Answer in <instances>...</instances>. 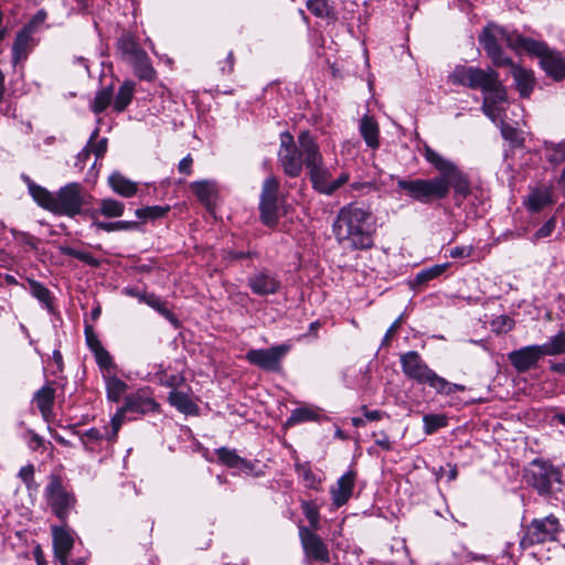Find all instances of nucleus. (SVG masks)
<instances>
[{
    "label": "nucleus",
    "instance_id": "864d4df0",
    "mask_svg": "<svg viewBox=\"0 0 565 565\" xmlns=\"http://www.w3.org/2000/svg\"><path fill=\"white\" fill-rule=\"evenodd\" d=\"M316 418L317 414L312 409L308 407H299L291 412L286 424L288 426H295L299 423L315 420Z\"/></svg>",
    "mask_w": 565,
    "mask_h": 565
},
{
    "label": "nucleus",
    "instance_id": "39448f33",
    "mask_svg": "<svg viewBox=\"0 0 565 565\" xmlns=\"http://www.w3.org/2000/svg\"><path fill=\"white\" fill-rule=\"evenodd\" d=\"M513 31H509L502 25L489 22L480 32L478 40L487 56L494 66H504L512 64V58L504 54L501 44L505 43L509 47V39Z\"/></svg>",
    "mask_w": 565,
    "mask_h": 565
},
{
    "label": "nucleus",
    "instance_id": "e2e57ef3",
    "mask_svg": "<svg viewBox=\"0 0 565 565\" xmlns=\"http://www.w3.org/2000/svg\"><path fill=\"white\" fill-rule=\"evenodd\" d=\"M258 253L255 250H236V249H226L225 250V258L231 260H239L245 258H255L258 257Z\"/></svg>",
    "mask_w": 565,
    "mask_h": 565
},
{
    "label": "nucleus",
    "instance_id": "5fc2aeb1",
    "mask_svg": "<svg viewBox=\"0 0 565 565\" xmlns=\"http://www.w3.org/2000/svg\"><path fill=\"white\" fill-rule=\"evenodd\" d=\"M349 188H350V191H351V195H358V196H361V195H365V194H369L371 192H374V191H377V186L375 184L374 181L372 180H366V181H352L350 184H349Z\"/></svg>",
    "mask_w": 565,
    "mask_h": 565
},
{
    "label": "nucleus",
    "instance_id": "9b49d317",
    "mask_svg": "<svg viewBox=\"0 0 565 565\" xmlns=\"http://www.w3.org/2000/svg\"><path fill=\"white\" fill-rule=\"evenodd\" d=\"M85 203L83 186L77 182H72L55 193L53 213L74 217L82 214Z\"/></svg>",
    "mask_w": 565,
    "mask_h": 565
},
{
    "label": "nucleus",
    "instance_id": "2f4dec72",
    "mask_svg": "<svg viewBox=\"0 0 565 565\" xmlns=\"http://www.w3.org/2000/svg\"><path fill=\"white\" fill-rule=\"evenodd\" d=\"M135 87L136 84L132 81H126L120 85L113 103V109L115 111L121 113L128 107L132 100Z\"/></svg>",
    "mask_w": 565,
    "mask_h": 565
},
{
    "label": "nucleus",
    "instance_id": "4468645a",
    "mask_svg": "<svg viewBox=\"0 0 565 565\" xmlns=\"http://www.w3.org/2000/svg\"><path fill=\"white\" fill-rule=\"evenodd\" d=\"M289 349L290 347L287 344L274 345L268 349H252L247 351L245 359L249 364L264 371L278 372Z\"/></svg>",
    "mask_w": 565,
    "mask_h": 565
},
{
    "label": "nucleus",
    "instance_id": "a211bd4d",
    "mask_svg": "<svg viewBox=\"0 0 565 565\" xmlns=\"http://www.w3.org/2000/svg\"><path fill=\"white\" fill-rule=\"evenodd\" d=\"M52 536L55 558L60 562V565H67V558L74 545L72 532L66 527V524H62L52 527Z\"/></svg>",
    "mask_w": 565,
    "mask_h": 565
},
{
    "label": "nucleus",
    "instance_id": "09e8293b",
    "mask_svg": "<svg viewBox=\"0 0 565 565\" xmlns=\"http://www.w3.org/2000/svg\"><path fill=\"white\" fill-rule=\"evenodd\" d=\"M301 510L308 520L310 527L312 531H317L320 527V512L319 507L313 501H302Z\"/></svg>",
    "mask_w": 565,
    "mask_h": 565
},
{
    "label": "nucleus",
    "instance_id": "1a4fd4ad",
    "mask_svg": "<svg viewBox=\"0 0 565 565\" xmlns=\"http://www.w3.org/2000/svg\"><path fill=\"white\" fill-rule=\"evenodd\" d=\"M279 190L280 183L276 177L264 180L258 204L259 220L269 228L276 227L279 222V206L282 202Z\"/></svg>",
    "mask_w": 565,
    "mask_h": 565
},
{
    "label": "nucleus",
    "instance_id": "3c124183",
    "mask_svg": "<svg viewBox=\"0 0 565 565\" xmlns=\"http://www.w3.org/2000/svg\"><path fill=\"white\" fill-rule=\"evenodd\" d=\"M169 211H170L169 205H164V206L152 205V206L137 209L135 211V214L138 218L153 221V220H158V218L166 216Z\"/></svg>",
    "mask_w": 565,
    "mask_h": 565
},
{
    "label": "nucleus",
    "instance_id": "0e129e2a",
    "mask_svg": "<svg viewBox=\"0 0 565 565\" xmlns=\"http://www.w3.org/2000/svg\"><path fill=\"white\" fill-rule=\"evenodd\" d=\"M90 154L95 156L92 169L96 167L97 160L102 159L107 151V143H87Z\"/></svg>",
    "mask_w": 565,
    "mask_h": 565
},
{
    "label": "nucleus",
    "instance_id": "338daca9",
    "mask_svg": "<svg viewBox=\"0 0 565 565\" xmlns=\"http://www.w3.org/2000/svg\"><path fill=\"white\" fill-rule=\"evenodd\" d=\"M472 252V246H456L449 249V256L451 258H467L471 256Z\"/></svg>",
    "mask_w": 565,
    "mask_h": 565
},
{
    "label": "nucleus",
    "instance_id": "052dcab7",
    "mask_svg": "<svg viewBox=\"0 0 565 565\" xmlns=\"http://www.w3.org/2000/svg\"><path fill=\"white\" fill-rule=\"evenodd\" d=\"M156 376L158 377L160 384L167 387H174L179 383V381L182 380V376L180 375H168L161 365L159 370L156 372Z\"/></svg>",
    "mask_w": 565,
    "mask_h": 565
},
{
    "label": "nucleus",
    "instance_id": "5701e85b",
    "mask_svg": "<svg viewBox=\"0 0 565 565\" xmlns=\"http://www.w3.org/2000/svg\"><path fill=\"white\" fill-rule=\"evenodd\" d=\"M511 67V74L514 79L515 88L520 96L523 98L529 97L535 86V77L532 70L524 68L512 61V64L508 65Z\"/></svg>",
    "mask_w": 565,
    "mask_h": 565
},
{
    "label": "nucleus",
    "instance_id": "7c9ffc66",
    "mask_svg": "<svg viewBox=\"0 0 565 565\" xmlns=\"http://www.w3.org/2000/svg\"><path fill=\"white\" fill-rule=\"evenodd\" d=\"M33 399L42 416L46 418L54 405L55 390L51 386H43L35 392Z\"/></svg>",
    "mask_w": 565,
    "mask_h": 565
},
{
    "label": "nucleus",
    "instance_id": "412c9836",
    "mask_svg": "<svg viewBox=\"0 0 565 565\" xmlns=\"http://www.w3.org/2000/svg\"><path fill=\"white\" fill-rule=\"evenodd\" d=\"M541 68L545 74L556 82H561L565 78V56L553 49L542 56L540 61Z\"/></svg>",
    "mask_w": 565,
    "mask_h": 565
},
{
    "label": "nucleus",
    "instance_id": "8fccbe9b",
    "mask_svg": "<svg viewBox=\"0 0 565 565\" xmlns=\"http://www.w3.org/2000/svg\"><path fill=\"white\" fill-rule=\"evenodd\" d=\"M433 390L438 395H445L449 396L456 392H463L466 391V386L462 384L451 383L445 377L438 375L437 380L433 386Z\"/></svg>",
    "mask_w": 565,
    "mask_h": 565
},
{
    "label": "nucleus",
    "instance_id": "20e7f679",
    "mask_svg": "<svg viewBox=\"0 0 565 565\" xmlns=\"http://www.w3.org/2000/svg\"><path fill=\"white\" fill-rule=\"evenodd\" d=\"M527 482L541 497L559 500L565 497V466L558 467L535 459L532 461Z\"/></svg>",
    "mask_w": 565,
    "mask_h": 565
},
{
    "label": "nucleus",
    "instance_id": "ea45409f",
    "mask_svg": "<svg viewBox=\"0 0 565 565\" xmlns=\"http://www.w3.org/2000/svg\"><path fill=\"white\" fill-rule=\"evenodd\" d=\"M58 250L62 255L76 258L93 268H98L100 266V260L88 252L79 250L67 245L60 246Z\"/></svg>",
    "mask_w": 565,
    "mask_h": 565
},
{
    "label": "nucleus",
    "instance_id": "423d86ee",
    "mask_svg": "<svg viewBox=\"0 0 565 565\" xmlns=\"http://www.w3.org/2000/svg\"><path fill=\"white\" fill-rule=\"evenodd\" d=\"M44 498L53 514L66 524L70 512L75 508L76 498L72 491L64 486L58 475H51L44 489Z\"/></svg>",
    "mask_w": 565,
    "mask_h": 565
},
{
    "label": "nucleus",
    "instance_id": "6e6d98bb",
    "mask_svg": "<svg viewBox=\"0 0 565 565\" xmlns=\"http://www.w3.org/2000/svg\"><path fill=\"white\" fill-rule=\"evenodd\" d=\"M498 121L501 124V135L505 141H525L523 132L509 124H504L502 116L495 122Z\"/></svg>",
    "mask_w": 565,
    "mask_h": 565
},
{
    "label": "nucleus",
    "instance_id": "79ce46f5",
    "mask_svg": "<svg viewBox=\"0 0 565 565\" xmlns=\"http://www.w3.org/2000/svg\"><path fill=\"white\" fill-rule=\"evenodd\" d=\"M295 470L299 478L302 479L305 487L317 490L321 483V479L311 470L309 462L296 463Z\"/></svg>",
    "mask_w": 565,
    "mask_h": 565
},
{
    "label": "nucleus",
    "instance_id": "9d476101",
    "mask_svg": "<svg viewBox=\"0 0 565 565\" xmlns=\"http://www.w3.org/2000/svg\"><path fill=\"white\" fill-rule=\"evenodd\" d=\"M311 152H319L317 143H281L278 157L284 172L290 178L298 177L303 166L308 169Z\"/></svg>",
    "mask_w": 565,
    "mask_h": 565
},
{
    "label": "nucleus",
    "instance_id": "49530a36",
    "mask_svg": "<svg viewBox=\"0 0 565 565\" xmlns=\"http://www.w3.org/2000/svg\"><path fill=\"white\" fill-rule=\"evenodd\" d=\"M359 128L364 141H377L379 125L372 116H363L360 120Z\"/></svg>",
    "mask_w": 565,
    "mask_h": 565
},
{
    "label": "nucleus",
    "instance_id": "0eeeda50",
    "mask_svg": "<svg viewBox=\"0 0 565 565\" xmlns=\"http://www.w3.org/2000/svg\"><path fill=\"white\" fill-rule=\"evenodd\" d=\"M308 173L313 189L326 195H332L350 181V173L345 171H342L335 180L331 181V173L322 166L320 152L309 154Z\"/></svg>",
    "mask_w": 565,
    "mask_h": 565
},
{
    "label": "nucleus",
    "instance_id": "ddd939ff",
    "mask_svg": "<svg viewBox=\"0 0 565 565\" xmlns=\"http://www.w3.org/2000/svg\"><path fill=\"white\" fill-rule=\"evenodd\" d=\"M299 539L303 550V565H312L313 562L329 563L330 553L323 540L308 526H299Z\"/></svg>",
    "mask_w": 565,
    "mask_h": 565
},
{
    "label": "nucleus",
    "instance_id": "c756f323",
    "mask_svg": "<svg viewBox=\"0 0 565 565\" xmlns=\"http://www.w3.org/2000/svg\"><path fill=\"white\" fill-rule=\"evenodd\" d=\"M129 65L132 67L134 73L138 78L147 82L156 79L157 72L153 68L147 52L139 55V57L129 63Z\"/></svg>",
    "mask_w": 565,
    "mask_h": 565
},
{
    "label": "nucleus",
    "instance_id": "4c0bfd02",
    "mask_svg": "<svg viewBox=\"0 0 565 565\" xmlns=\"http://www.w3.org/2000/svg\"><path fill=\"white\" fill-rule=\"evenodd\" d=\"M199 201L205 205L210 204L215 194V183L209 180L195 181L190 185Z\"/></svg>",
    "mask_w": 565,
    "mask_h": 565
},
{
    "label": "nucleus",
    "instance_id": "cd10ccee",
    "mask_svg": "<svg viewBox=\"0 0 565 565\" xmlns=\"http://www.w3.org/2000/svg\"><path fill=\"white\" fill-rule=\"evenodd\" d=\"M168 401L171 406L185 415H198L199 406L192 401L188 393L172 390L169 393Z\"/></svg>",
    "mask_w": 565,
    "mask_h": 565
},
{
    "label": "nucleus",
    "instance_id": "69168bd1",
    "mask_svg": "<svg viewBox=\"0 0 565 565\" xmlns=\"http://www.w3.org/2000/svg\"><path fill=\"white\" fill-rule=\"evenodd\" d=\"M447 477L448 481H454L458 477V468L456 465L447 463L446 467H440L437 472V478Z\"/></svg>",
    "mask_w": 565,
    "mask_h": 565
},
{
    "label": "nucleus",
    "instance_id": "bf43d9fd",
    "mask_svg": "<svg viewBox=\"0 0 565 565\" xmlns=\"http://www.w3.org/2000/svg\"><path fill=\"white\" fill-rule=\"evenodd\" d=\"M85 339L86 344L90 349L93 353L97 352L99 349H103L100 341L97 335L94 333L93 327L90 324H85Z\"/></svg>",
    "mask_w": 565,
    "mask_h": 565
},
{
    "label": "nucleus",
    "instance_id": "c03bdc74",
    "mask_svg": "<svg viewBox=\"0 0 565 565\" xmlns=\"http://www.w3.org/2000/svg\"><path fill=\"white\" fill-rule=\"evenodd\" d=\"M306 7L317 18L329 19L334 17L333 7L328 0H308Z\"/></svg>",
    "mask_w": 565,
    "mask_h": 565
},
{
    "label": "nucleus",
    "instance_id": "bb28decb",
    "mask_svg": "<svg viewBox=\"0 0 565 565\" xmlns=\"http://www.w3.org/2000/svg\"><path fill=\"white\" fill-rule=\"evenodd\" d=\"M552 203V191L548 188L533 190L524 201L526 209L532 213H539Z\"/></svg>",
    "mask_w": 565,
    "mask_h": 565
},
{
    "label": "nucleus",
    "instance_id": "f3484780",
    "mask_svg": "<svg viewBox=\"0 0 565 565\" xmlns=\"http://www.w3.org/2000/svg\"><path fill=\"white\" fill-rule=\"evenodd\" d=\"M247 285L257 296H268L276 294L280 288L278 278L270 274L266 268L252 275L247 279Z\"/></svg>",
    "mask_w": 565,
    "mask_h": 565
},
{
    "label": "nucleus",
    "instance_id": "774afa93",
    "mask_svg": "<svg viewBox=\"0 0 565 565\" xmlns=\"http://www.w3.org/2000/svg\"><path fill=\"white\" fill-rule=\"evenodd\" d=\"M373 437H375V444L383 450H392V443L385 431L373 433Z\"/></svg>",
    "mask_w": 565,
    "mask_h": 565
},
{
    "label": "nucleus",
    "instance_id": "f257e3e1",
    "mask_svg": "<svg viewBox=\"0 0 565 565\" xmlns=\"http://www.w3.org/2000/svg\"><path fill=\"white\" fill-rule=\"evenodd\" d=\"M425 158L439 172L430 179H397L398 192H405L414 201L423 204H430L448 196L450 189L454 190L456 205L460 206L465 199L471 193L469 177L462 172L454 162L440 157L425 143Z\"/></svg>",
    "mask_w": 565,
    "mask_h": 565
},
{
    "label": "nucleus",
    "instance_id": "6ab92c4d",
    "mask_svg": "<svg viewBox=\"0 0 565 565\" xmlns=\"http://www.w3.org/2000/svg\"><path fill=\"white\" fill-rule=\"evenodd\" d=\"M509 40L510 49L518 53L526 52L539 57L540 61L551 49L545 42L523 36L516 31H513V35Z\"/></svg>",
    "mask_w": 565,
    "mask_h": 565
},
{
    "label": "nucleus",
    "instance_id": "dca6fc26",
    "mask_svg": "<svg viewBox=\"0 0 565 565\" xmlns=\"http://www.w3.org/2000/svg\"><path fill=\"white\" fill-rule=\"evenodd\" d=\"M543 353L539 344L526 345L508 354V360L518 373H525L537 366Z\"/></svg>",
    "mask_w": 565,
    "mask_h": 565
},
{
    "label": "nucleus",
    "instance_id": "473e14b6",
    "mask_svg": "<svg viewBox=\"0 0 565 565\" xmlns=\"http://www.w3.org/2000/svg\"><path fill=\"white\" fill-rule=\"evenodd\" d=\"M28 282L30 294L36 298L50 313H54L53 297L50 289L34 279H29Z\"/></svg>",
    "mask_w": 565,
    "mask_h": 565
},
{
    "label": "nucleus",
    "instance_id": "603ef678",
    "mask_svg": "<svg viewBox=\"0 0 565 565\" xmlns=\"http://www.w3.org/2000/svg\"><path fill=\"white\" fill-rule=\"evenodd\" d=\"M545 158L554 164L565 162V143H545Z\"/></svg>",
    "mask_w": 565,
    "mask_h": 565
},
{
    "label": "nucleus",
    "instance_id": "13d9d810",
    "mask_svg": "<svg viewBox=\"0 0 565 565\" xmlns=\"http://www.w3.org/2000/svg\"><path fill=\"white\" fill-rule=\"evenodd\" d=\"M94 355L96 358L98 366L102 370L107 371V373L109 374L110 370L115 367L109 352L105 348H103L95 352Z\"/></svg>",
    "mask_w": 565,
    "mask_h": 565
},
{
    "label": "nucleus",
    "instance_id": "7ed1b4c3",
    "mask_svg": "<svg viewBox=\"0 0 565 565\" xmlns=\"http://www.w3.org/2000/svg\"><path fill=\"white\" fill-rule=\"evenodd\" d=\"M340 245L352 250L371 249L374 246L376 225L370 209L355 203L342 206L332 224Z\"/></svg>",
    "mask_w": 565,
    "mask_h": 565
},
{
    "label": "nucleus",
    "instance_id": "680f3d73",
    "mask_svg": "<svg viewBox=\"0 0 565 565\" xmlns=\"http://www.w3.org/2000/svg\"><path fill=\"white\" fill-rule=\"evenodd\" d=\"M556 227V218L553 216L548 218L535 233L534 239L545 238L552 235Z\"/></svg>",
    "mask_w": 565,
    "mask_h": 565
},
{
    "label": "nucleus",
    "instance_id": "a19ab883",
    "mask_svg": "<svg viewBox=\"0 0 565 565\" xmlns=\"http://www.w3.org/2000/svg\"><path fill=\"white\" fill-rule=\"evenodd\" d=\"M92 226L105 232L135 231L139 228V223L137 221H94Z\"/></svg>",
    "mask_w": 565,
    "mask_h": 565
},
{
    "label": "nucleus",
    "instance_id": "c9c22d12",
    "mask_svg": "<svg viewBox=\"0 0 565 565\" xmlns=\"http://www.w3.org/2000/svg\"><path fill=\"white\" fill-rule=\"evenodd\" d=\"M29 192L40 206L53 212L55 193L49 192L46 189L35 184L34 182H30Z\"/></svg>",
    "mask_w": 565,
    "mask_h": 565
},
{
    "label": "nucleus",
    "instance_id": "a878e982",
    "mask_svg": "<svg viewBox=\"0 0 565 565\" xmlns=\"http://www.w3.org/2000/svg\"><path fill=\"white\" fill-rule=\"evenodd\" d=\"M217 459L221 463L228 468H237L242 471L248 472L253 469V463L239 457L236 450L226 447H221L215 450Z\"/></svg>",
    "mask_w": 565,
    "mask_h": 565
},
{
    "label": "nucleus",
    "instance_id": "f8f14e48",
    "mask_svg": "<svg viewBox=\"0 0 565 565\" xmlns=\"http://www.w3.org/2000/svg\"><path fill=\"white\" fill-rule=\"evenodd\" d=\"M404 375L417 384H426L433 388L438 374L431 370L417 351H408L399 355Z\"/></svg>",
    "mask_w": 565,
    "mask_h": 565
},
{
    "label": "nucleus",
    "instance_id": "72a5a7b5",
    "mask_svg": "<svg viewBox=\"0 0 565 565\" xmlns=\"http://www.w3.org/2000/svg\"><path fill=\"white\" fill-rule=\"evenodd\" d=\"M107 398L118 403L127 390V384L115 375L104 374Z\"/></svg>",
    "mask_w": 565,
    "mask_h": 565
},
{
    "label": "nucleus",
    "instance_id": "393cba45",
    "mask_svg": "<svg viewBox=\"0 0 565 565\" xmlns=\"http://www.w3.org/2000/svg\"><path fill=\"white\" fill-rule=\"evenodd\" d=\"M30 28L22 29L15 36L12 45V58L14 63H19L26 58L32 50V34Z\"/></svg>",
    "mask_w": 565,
    "mask_h": 565
},
{
    "label": "nucleus",
    "instance_id": "2eb2a0df",
    "mask_svg": "<svg viewBox=\"0 0 565 565\" xmlns=\"http://www.w3.org/2000/svg\"><path fill=\"white\" fill-rule=\"evenodd\" d=\"M79 438L83 448L88 452H102L108 450L114 441L107 433V425L92 427L85 431L73 430Z\"/></svg>",
    "mask_w": 565,
    "mask_h": 565
},
{
    "label": "nucleus",
    "instance_id": "f03ea898",
    "mask_svg": "<svg viewBox=\"0 0 565 565\" xmlns=\"http://www.w3.org/2000/svg\"><path fill=\"white\" fill-rule=\"evenodd\" d=\"M450 78L454 84L480 89L483 94L482 111L493 122L500 119L508 104V93L498 72L491 67L458 65L450 74Z\"/></svg>",
    "mask_w": 565,
    "mask_h": 565
},
{
    "label": "nucleus",
    "instance_id": "4d7b16f0",
    "mask_svg": "<svg viewBox=\"0 0 565 565\" xmlns=\"http://www.w3.org/2000/svg\"><path fill=\"white\" fill-rule=\"evenodd\" d=\"M127 412H122V407L115 414V416L110 420V425H107V433L109 438L114 441H117L119 429L122 425L124 417Z\"/></svg>",
    "mask_w": 565,
    "mask_h": 565
},
{
    "label": "nucleus",
    "instance_id": "c85d7f7f",
    "mask_svg": "<svg viewBox=\"0 0 565 565\" xmlns=\"http://www.w3.org/2000/svg\"><path fill=\"white\" fill-rule=\"evenodd\" d=\"M108 183L114 192L124 198H132L138 190L137 183L127 179L120 172H113L108 178Z\"/></svg>",
    "mask_w": 565,
    "mask_h": 565
},
{
    "label": "nucleus",
    "instance_id": "b1692460",
    "mask_svg": "<svg viewBox=\"0 0 565 565\" xmlns=\"http://www.w3.org/2000/svg\"><path fill=\"white\" fill-rule=\"evenodd\" d=\"M117 50L121 60L127 64L146 53L130 33L120 35L117 41Z\"/></svg>",
    "mask_w": 565,
    "mask_h": 565
},
{
    "label": "nucleus",
    "instance_id": "de8ad7c7",
    "mask_svg": "<svg viewBox=\"0 0 565 565\" xmlns=\"http://www.w3.org/2000/svg\"><path fill=\"white\" fill-rule=\"evenodd\" d=\"M114 98V92L111 87H105L98 90L92 103V110L95 114L103 113L110 104Z\"/></svg>",
    "mask_w": 565,
    "mask_h": 565
},
{
    "label": "nucleus",
    "instance_id": "aec40b11",
    "mask_svg": "<svg viewBox=\"0 0 565 565\" xmlns=\"http://www.w3.org/2000/svg\"><path fill=\"white\" fill-rule=\"evenodd\" d=\"M159 409V404L148 396L145 391L131 393L125 397L122 412L145 415Z\"/></svg>",
    "mask_w": 565,
    "mask_h": 565
},
{
    "label": "nucleus",
    "instance_id": "37998d69",
    "mask_svg": "<svg viewBox=\"0 0 565 565\" xmlns=\"http://www.w3.org/2000/svg\"><path fill=\"white\" fill-rule=\"evenodd\" d=\"M125 204L114 199H104L99 202L98 213L102 215L113 218L119 217L124 214Z\"/></svg>",
    "mask_w": 565,
    "mask_h": 565
},
{
    "label": "nucleus",
    "instance_id": "e433bc0d",
    "mask_svg": "<svg viewBox=\"0 0 565 565\" xmlns=\"http://www.w3.org/2000/svg\"><path fill=\"white\" fill-rule=\"evenodd\" d=\"M450 263H444L434 265L429 268L422 269L416 274L414 278V286H422L429 282L430 280L440 277L450 267Z\"/></svg>",
    "mask_w": 565,
    "mask_h": 565
},
{
    "label": "nucleus",
    "instance_id": "f704fd0d",
    "mask_svg": "<svg viewBox=\"0 0 565 565\" xmlns=\"http://www.w3.org/2000/svg\"><path fill=\"white\" fill-rule=\"evenodd\" d=\"M544 355L554 356L565 354V331H559L545 343L539 344Z\"/></svg>",
    "mask_w": 565,
    "mask_h": 565
},
{
    "label": "nucleus",
    "instance_id": "58836bf2",
    "mask_svg": "<svg viewBox=\"0 0 565 565\" xmlns=\"http://www.w3.org/2000/svg\"><path fill=\"white\" fill-rule=\"evenodd\" d=\"M140 301L147 303L149 307L159 312L167 320L174 322L177 321L174 313L167 307L166 302H163L160 297L154 294H142L140 296Z\"/></svg>",
    "mask_w": 565,
    "mask_h": 565
},
{
    "label": "nucleus",
    "instance_id": "a18cd8bd",
    "mask_svg": "<svg viewBox=\"0 0 565 565\" xmlns=\"http://www.w3.org/2000/svg\"><path fill=\"white\" fill-rule=\"evenodd\" d=\"M424 433L433 435L438 429L448 425V417L445 414H426L423 417Z\"/></svg>",
    "mask_w": 565,
    "mask_h": 565
},
{
    "label": "nucleus",
    "instance_id": "4be33fe9",
    "mask_svg": "<svg viewBox=\"0 0 565 565\" xmlns=\"http://www.w3.org/2000/svg\"><path fill=\"white\" fill-rule=\"evenodd\" d=\"M355 476V471H347L338 479L337 486L331 489L330 492L332 502L335 507H342L351 498L354 488Z\"/></svg>",
    "mask_w": 565,
    "mask_h": 565
},
{
    "label": "nucleus",
    "instance_id": "6e6552de",
    "mask_svg": "<svg viewBox=\"0 0 565 565\" xmlns=\"http://www.w3.org/2000/svg\"><path fill=\"white\" fill-rule=\"evenodd\" d=\"M562 531L563 530L559 520L554 514L533 519L526 525L520 544L523 548H527L535 544L554 542L558 540V535L562 533Z\"/></svg>",
    "mask_w": 565,
    "mask_h": 565
}]
</instances>
